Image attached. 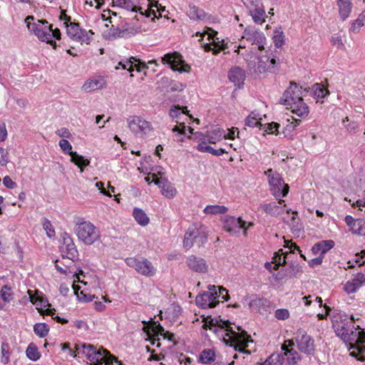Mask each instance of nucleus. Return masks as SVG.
<instances>
[{
	"label": "nucleus",
	"mask_w": 365,
	"mask_h": 365,
	"mask_svg": "<svg viewBox=\"0 0 365 365\" xmlns=\"http://www.w3.org/2000/svg\"><path fill=\"white\" fill-rule=\"evenodd\" d=\"M231 323L229 321H225L222 319L216 320L214 322L213 319H206L204 327H208L212 329V327H220L225 329L227 331L226 336L229 337L230 341V346H233L235 350L242 353L250 354L251 351L247 349L248 344L252 342L251 336L247 334L245 330H242L240 327H236L237 331L235 330L231 326Z\"/></svg>",
	"instance_id": "obj_1"
},
{
	"label": "nucleus",
	"mask_w": 365,
	"mask_h": 365,
	"mask_svg": "<svg viewBox=\"0 0 365 365\" xmlns=\"http://www.w3.org/2000/svg\"><path fill=\"white\" fill-rule=\"evenodd\" d=\"M302 87H299L294 82L284 92L280 98V103L289 106L292 112L301 118L307 117L309 114V108L302 98Z\"/></svg>",
	"instance_id": "obj_2"
},
{
	"label": "nucleus",
	"mask_w": 365,
	"mask_h": 365,
	"mask_svg": "<svg viewBox=\"0 0 365 365\" xmlns=\"http://www.w3.org/2000/svg\"><path fill=\"white\" fill-rule=\"evenodd\" d=\"M33 16H28L24 19L28 30L33 33L40 41L51 44L53 48H56V43L52 40L53 38L59 40L61 31L58 29H53V25L47 26L46 20H37Z\"/></svg>",
	"instance_id": "obj_3"
},
{
	"label": "nucleus",
	"mask_w": 365,
	"mask_h": 365,
	"mask_svg": "<svg viewBox=\"0 0 365 365\" xmlns=\"http://www.w3.org/2000/svg\"><path fill=\"white\" fill-rule=\"evenodd\" d=\"M347 339H344L343 341L349 346V349H356L357 353L353 351L350 353L352 356H361L358 357L359 360L364 361V358L363 354L365 352V331L361 329L359 325L354 326V328L350 329L349 332L346 335Z\"/></svg>",
	"instance_id": "obj_4"
},
{
	"label": "nucleus",
	"mask_w": 365,
	"mask_h": 365,
	"mask_svg": "<svg viewBox=\"0 0 365 365\" xmlns=\"http://www.w3.org/2000/svg\"><path fill=\"white\" fill-rule=\"evenodd\" d=\"M73 230L78 240L88 245L93 244L101 237L100 230L89 221L76 222Z\"/></svg>",
	"instance_id": "obj_5"
},
{
	"label": "nucleus",
	"mask_w": 365,
	"mask_h": 365,
	"mask_svg": "<svg viewBox=\"0 0 365 365\" xmlns=\"http://www.w3.org/2000/svg\"><path fill=\"white\" fill-rule=\"evenodd\" d=\"M331 321L335 333L342 340L346 338L347 339L348 336L346 335L349 332L350 329L351 327L354 328V319L353 316H351V319H349L345 314L337 312L332 316Z\"/></svg>",
	"instance_id": "obj_6"
},
{
	"label": "nucleus",
	"mask_w": 365,
	"mask_h": 365,
	"mask_svg": "<svg viewBox=\"0 0 365 365\" xmlns=\"http://www.w3.org/2000/svg\"><path fill=\"white\" fill-rule=\"evenodd\" d=\"M264 173L269 178L272 194L277 198L285 197L289 192V187L287 184L284 183L281 175L274 172L272 169L267 170Z\"/></svg>",
	"instance_id": "obj_7"
},
{
	"label": "nucleus",
	"mask_w": 365,
	"mask_h": 365,
	"mask_svg": "<svg viewBox=\"0 0 365 365\" xmlns=\"http://www.w3.org/2000/svg\"><path fill=\"white\" fill-rule=\"evenodd\" d=\"M66 27L68 36L72 40L80 42L81 44L83 43L89 44L93 39L94 32L92 30L87 31L82 29L78 23L69 22L66 24Z\"/></svg>",
	"instance_id": "obj_8"
},
{
	"label": "nucleus",
	"mask_w": 365,
	"mask_h": 365,
	"mask_svg": "<svg viewBox=\"0 0 365 365\" xmlns=\"http://www.w3.org/2000/svg\"><path fill=\"white\" fill-rule=\"evenodd\" d=\"M125 262L130 267L143 276L153 277L155 274V268L146 258L128 257L125 259Z\"/></svg>",
	"instance_id": "obj_9"
},
{
	"label": "nucleus",
	"mask_w": 365,
	"mask_h": 365,
	"mask_svg": "<svg viewBox=\"0 0 365 365\" xmlns=\"http://www.w3.org/2000/svg\"><path fill=\"white\" fill-rule=\"evenodd\" d=\"M127 121L129 129L137 136L143 137L153 130L151 123L140 116H131Z\"/></svg>",
	"instance_id": "obj_10"
},
{
	"label": "nucleus",
	"mask_w": 365,
	"mask_h": 365,
	"mask_svg": "<svg viewBox=\"0 0 365 365\" xmlns=\"http://www.w3.org/2000/svg\"><path fill=\"white\" fill-rule=\"evenodd\" d=\"M216 289V286L209 285L208 292H204L196 297V304L203 309L215 307L219 302L216 300L217 299V291Z\"/></svg>",
	"instance_id": "obj_11"
},
{
	"label": "nucleus",
	"mask_w": 365,
	"mask_h": 365,
	"mask_svg": "<svg viewBox=\"0 0 365 365\" xmlns=\"http://www.w3.org/2000/svg\"><path fill=\"white\" fill-rule=\"evenodd\" d=\"M27 294L29 295V300L32 304L41 307V308L37 307V309L41 315L46 314L53 317V315L56 314V309L54 308H47L45 310H42L43 307H50L51 304L46 299L43 298L41 292L38 289H29L27 291Z\"/></svg>",
	"instance_id": "obj_12"
},
{
	"label": "nucleus",
	"mask_w": 365,
	"mask_h": 365,
	"mask_svg": "<svg viewBox=\"0 0 365 365\" xmlns=\"http://www.w3.org/2000/svg\"><path fill=\"white\" fill-rule=\"evenodd\" d=\"M59 146L65 154L71 155V161L81 169V173L83 171V169L89 165L90 160L88 159H86L76 152L72 151V145L67 140H61L59 141Z\"/></svg>",
	"instance_id": "obj_13"
},
{
	"label": "nucleus",
	"mask_w": 365,
	"mask_h": 365,
	"mask_svg": "<svg viewBox=\"0 0 365 365\" xmlns=\"http://www.w3.org/2000/svg\"><path fill=\"white\" fill-rule=\"evenodd\" d=\"M161 60L164 64H168L173 71L183 73L189 72L190 70V66L185 63L182 56L177 52L167 53Z\"/></svg>",
	"instance_id": "obj_14"
},
{
	"label": "nucleus",
	"mask_w": 365,
	"mask_h": 365,
	"mask_svg": "<svg viewBox=\"0 0 365 365\" xmlns=\"http://www.w3.org/2000/svg\"><path fill=\"white\" fill-rule=\"evenodd\" d=\"M295 339L298 349L302 352L307 354H313L314 351V340L309 335H307L304 329H299L297 330Z\"/></svg>",
	"instance_id": "obj_15"
},
{
	"label": "nucleus",
	"mask_w": 365,
	"mask_h": 365,
	"mask_svg": "<svg viewBox=\"0 0 365 365\" xmlns=\"http://www.w3.org/2000/svg\"><path fill=\"white\" fill-rule=\"evenodd\" d=\"M246 222L243 221L241 217H235L227 215L223 218V228L231 235L237 236L241 230L245 228Z\"/></svg>",
	"instance_id": "obj_16"
},
{
	"label": "nucleus",
	"mask_w": 365,
	"mask_h": 365,
	"mask_svg": "<svg viewBox=\"0 0 365 365\" xmlns=\"http://www.w3.org/2000/svg\"><path fill=\"white\" fill-rule=\"evenodd\" d=\"M243 38L252 42V43L258 45L259 50L264 49L263 43L266 40L265 36L262 32L256 30L254 27L248 26L246 28L244 31Z\"/></svg>",
	"instance_id": "obj_17"
},
{
	"label": "nucleus",
	"mask_w": 365,
	"mask_h": 365,
	"mask_svg": "<svg viewBox=\"0 0 365 365\" xmlns=\"http://www.w3.org/2000/svg\"><path fill=\"white\" fill-rule=\"evenodd\" d=\"M185 263L190 269L195 272L205 273L208 270V265L206 261L203 258L193 255L186 258Z\"/></svg>",
	"instance_id": "obj_18"
},
{
	"label": "nucleus",
	"mask_w": 365,
	"mask_h": 365,
	"mask_svg": "<svg viewBox=\"0 0 365 365\" xmlns=\"http://www.w3.org/2000/svg\"><path fill=\"white\" fill-rule=\"evenodd\" d=\"M113 3L118 6L121 8H123L126 10H130L133 12H137L140 11V14L143 16L145 17H150L152 14H153L154 17L153 19H154L155 17H157L155 11L153 10H146L145 12L142 11V8H138L135 5V4L131 0H113Z\"/></svg>",
	"instance_id": "obj_19"
},
{
	"label": "nucleus",
	"mask_w": 365,
	"mask_h": 365,
	"mask_svg": "<svg viewBox=\"0 0 365 365\" xmlns=\"http://www.w3.org/2000/svg\"><path fill=\"white\" fill-rule=\"evenodd\" d=\"M153 182L161 189L163 195L170 199L174 197L177 192L176 189L166 178H155Z\"/></svg>",
	"instance_id": "obj_20"
},
{
	"label": "nucleus",
	"mask_w": 365,
	"mask_h": 365,
	"mask_svg": "<svg viewBox=\"0 0 365 365\" xmlns=\"http://www.w3.org/2000/svg\"><path fill=\"white\" fill-rule=\"evenodd\" d=\"M363 284H365L364 274H362V272H358L351 280L344 284V290L348 294H352L356 292Z\"/></svg>",
	"instance_id": "obj_21"
},
{
	"label": "nucleus",
	"mask_w": 365,
	"mask_h": 365,
	"mask_svg": "<svg viewBox=\"0 0 365 365\" xmlns=\"http://www.w3.org/2000/svg\"><path fill=\"white\" fill-rule=\"evenodd\" d=\"M284 202V200L280 199L277 202L263 204L261 207L266 213L277 217L284 212V207H286V205L281 206Z\"/></svg>",
	"instance_id": "obj_22"
},
{
	"label": "nucleus",
	"mask_w": 365,
	"mask_h": 365,
	"mask_svg": "<svg viewBox=\"0 0 365 365\" xmlns=\"http://www.w3.org/2000/svg\"><path fill=\"white\" fill-rule=\"evenodd\" d=\"M257 4L254 8L250 6L246 2L245 4L249 8L250 14L252 16V19L256 24H262L265 21V11L261 6H259V2L256 1Z\"/></svg>",
	"instance_id": "obj_23"
},
{
	"label": "nucleus",
	"mask_w": 365,
	"mask_h": 365,
	"mask_svg": "<svg viewBox=\"0 0 365 365\" xmlns=\"http://www.w3.org/2000/svg\"><path fill=\"white\" fill-rule=\"evenodd\" d=\"M106 81L103 78L98 77L87 80L82 88L86 92H91L97 89L102 88L105 86Z\"/></svg>",
	"instance_id": "obj_24"
},
{
	"label": "nucleus",
	"mask_w": 365,
	"mask_h": 365,
	"mask_svg": "<svg viewBox=\"0 0 365 365\" xmlns=\"http://www.w3.org/2000/svg\"><path fill=\"white\" fill-rule=\"evenodd\" d=\"M334 242L333 240H322L316 243L312 248L314 255H320L324 257L329 250L333 248Z\"/></svg>",
	"instance_id": "obj_25"
},
{
	"label": "nucleus",
	"mask_w": 365,
	"mask_h": 365,
	"mask_svg": "<svg viewBox=\"0 0 365 365\" xmlns=\"http://www.w3.org/2000/svg\"><path fill=\"white\" fill-rule=\"evenodd\" d=\"M245 76L244 70L240 67H234L231 68L228 73L229 79L235 85L237 84L240 88L241 84H244Z\"/></svg>",
	"instance_id": "obj_26"
},
{
	"label": "nucleus",
	"mask_w": 365,
	"mask_h": 365,
	"mask_svg": "<svg viewBox=\"0 0 365 365\" xmlns=\"http://www.w3.org/2000/svg\"><path fill=\"white\" fill-rule=\"evenodd\" d=\"M143 323L145 324L143 327V331L145 332L148 336H150L151 334L156 336L163 335L165 332L164 328L158 322L151 321L149 325H148L145 321H143Z\"/></svg>",
	"instance_id": "obj_27"
},
{
	"label": "nucleus",
	"mask_w": 365,
	"mask_h": 365,
	"mask_svg": "<svg viewBox=\"0 0 365 365\" xmlns=\"http://www.w3.org/2000/svg\"><path fill=\"white\" fill-rule=\"evenodd\" d=\"M61 249L63 259L70 260V264H72L78 257V250L74 243L62 245Z\"/></svg>",
	"instance_id": "obj_28"
},
{
	"label": "nucleus",
	"mask_w": 365,
	"mask_h": 365,
	"mask_svg": "<svg viewBox=\"0 0 365 365\" xmlns=\"http://www.w3.org/2000/svg\"><path fill=\"white\" fill-rule=\"evenodd\" d=\"M75 351L78 354H82L86 356V357L90 361H92L93 354H95L97 350L96 348L91 344H86L83 343L76 344L75 345Z\"/></svg>",
	"instance_id": "obj_29"
},
{
	"label": "nucleus",
	"mask_w": 365,
	"mask_h": 365,
	"mask_svg": "<svg viewBox=\"0 0 365 365\" xmlns=\"http://www.w3.org/2000/svg\"><path fill=\"white\" fill-rule=\"evenodd\" d=\"M197 236V228L195 226H192L188 228L187 231L185 234L183 246L185 249L189 250L191 248L196 242V237Z\"/></svg>",
	"instance_id": "obj_30"
},
{
	"label": "nucleus",
	"mask_w": 365,
	"mask_h": 365,
	"mask_svg": "<svg viewBox=\"0 0 365 365\" xmlns=\"http://www.w3.org/2000/svg\"><path fill=\"white\" fill-rule=\"evenodd\" d=\"M187 14L192 20L205 21L208 18L207 14L195 5L189 6Z\"/></svg>",
	"instance_id": "obj_31"
},
{
	"label": "nucleus",
	"mask_w": 365,
	"mask_h": 365,
	"mask_svg": "<svg viewBox=\"0 0 365 365\" xmlns=\"http://www.w3.org/2000/svg\"><path fill=\"white\" fill-rule=\"evenodd\" d=\"M337 6L339 7V12L340 18L344 21L346 19L351 11L352 4L351 0H338Z\"/></svg>",
	"instance_id": "obj_32"
},
{
	"label": "nucleus",
	"mask_w": 365,
	"mask_h": 365,
	"mask_svg": "<svg viewBox=\"0 0 365 365\" xmlns=\"http://www.w3.org/2000/svg\"><path fill=\"white\" fill-rule=\"evenodd\" d=\"M108 354H110V352L103 348L96 350L95 354H93L91 363L92 365H106Z\"/></svg>",
	"instance_id": "obj_33"
},
{
	"label": "nucleus",
	"mask_w": 365,
	"mask_h": 365,
	"mask_svg": "<svg viewBox=\"0 0 365 365\" xmlns=\"http://www.w3.org/2000/svg\"><path fill=\"white\" fill-rule=\"evenodd\" d=\"M127 29H120L119 27L112 26L110 30L103 34V38L106 40H115L118 38H123L127 34Z\"/></svg>",
	"instance_id": "obj_34"
},
{
	"label": "nucleus",
	"mask_w": 365,
	"mask_h": 365,
	"mask_svg": "<svg viewBox=\"0 0 365 365\" xmlns=\"http://www.w3.org/2000/svg\"><path fill=\"white\" fill-rule=\"evenodd\" d=\"M215 360V352L212 349L202 350L199 356L198 361L203 364H209Z\"/></svg>",
	"instance_id": "obj_35"
},
{
	"label": "nucleus",
	"mask_w": 365,
	"mask_h": 365,
	"mask_svg": "<svg viewBox=\"0 0 365 365\" xmlns=\"http://www.w3.org/2000/svg\"><path fill=\"white\" fill-rule=\"evenodd\" d=\"M133 215L136 222L142 226L147 225L150 222L149 217L147 216L145 212L141 209L135 208L133 210Z\"/></svg>",
	"instance_id": "obj_36"
},
{
	"label": "nucleus",
	"mask_w": 365,
	"mask_h": 365,
	"mask_svg": "<svg viewBox=\"0 0 365 365\" xmlns=\"http://www.w3.org/2000/svg\"><path fill=\"white\" fill-rule=\"evenodd\" d=\"M197 150L201 151V152L211 153V154H212L213 155H215V156H220V155H222L224 153H227L223 148H220L218 150H215L213 148H212L211 146L207 145L205 143H200L197 145Z\"/></svg>",
	"instance_id": "obj_37"
},
{
	"label": "nucleus",
	"mask_w": 365,
	"mask_h": 365,
	"mask_svg": "<svg viewBox=\"0 0 365 365\" xmlns=\"http://www.w3.org/2000/svg\"><path fill=\"white\" fill-rule=\"evenodd\" d=\"M284 361V357L283 354L274 352L260 365H282Z\"/></svg>",
	"instance_id": "obj_38"
},
{
	"label": "nucleus",
	"mask_w": 365,
	"mask_h": 365,
	"mask_svg": "<svg viewBox=\"0 0 365 365\" xmlns=\"http://www.w3.org/2000/svg\"><path fill=\"white\" fill-rule=\"evenodd\" d=\"M228 208L223 205H207L204 209L203 212L207 215H218L226 213Z\"/></svg>",
	"instance_id": "obj_39"
},
{
	"label": "nucleus",
	"mask_w": 365,
	"mask_h": 365,
	"mask_svg": "<svg viewBox=\"0 0 365 365\" xmlns=\"http://www.w3.org/2000/svg\"><path fill=\"white\" fill-rule=\"evenodd\" d=\"M283 355L287 357V361L289 365H296L301 359L298 352L292 348L287 350V352H284Z\"/></svg>",
	"instance_id": "obj_40"
},
{
	"label": "nucleus",
	"mask_w": 365,
	"mask_h": 365,
	"mask_svg": "<svg viewBox=\"0 0 365 365\" xmlns=\"http://www.w3.org/2000/svg\"><path fill=\"white\" fill-rule=\"evenodd\" d=\"M26 356L32 361H37L40 356L41 354L38 351V347L34 343H31L29 344L26 350Z\"/></svg>",
	"instance_id": "obj_41"
},
{
	"label": "nucleus",
	"mask_w": 365,
	"mask_h": 365,
	"mask_svg": "<svg viewBox=\"0 0 365 365\" xmlns=\"http://www.w3.org/2000/svg\"><path fill=\"white\" fill-rule=\"evenodd\" d=\"M313 95L317 99H322L327 96L329 91L327 88H324L322 85L316 83L312 88Z\"/></svg>",
	"instance_id": "obj_42"
},
{
	"label": "nucleus",
	"mask_w": 365,
	"mask_h": 365,
	"mask_svg": "<svg viewBox=\"0 0 365 365\" xmlns=\"http://www.w3.org/2000/svg\"><path fill=\"white\" fill-rule=\"evenodd\" d=\"M34 331L37 336L41 338H43L48 334L49 327L45 323H36L34 326Z\"/></svg>",
	"instance_id": "obj_43"
},
{
	"label": "nucleus",
	"mask_w": 365,
	"mask_h": 365,
	"mask_svg": "<svg viewBox=\"0 0 365 365\" xmlns=\"http://www.w3.org/2000/svg\"><path fill=\"white\" fill-rule=\"evenodd\" d=\"M282 255H283L282 250H279L278 252L274 253V256L272 259L273 261L272 262V263L274 264V266L273 267L274 270H277L279 266L284 265L286 263V257L284 256L282 257Z\"/></svg>",
	"instance_id": "obj_44"
},
{
	"label": "nucleus",
	"mask_w": 365,
	"mask_h": 365,
	"mask_svg": "<svg viewBox=\"0 0 365 365\" xmlns=\"http://www.w3.org/2000/svg\"><path fill=\"white\" fill-rule=\"evenodd\" d=\"M225 130L220 128H216L211 131L208 135V141L210 143H215L217 140H220L224 138Z\"/></svg>",
	"instance_id": "obj_45"
},
{
	"label": "nucleus",
	"mask_w": 365,
	"mask_h": 365,
	"mask_svg": "<svg viewBox=\"0 0 365 365\" xmlns=\"http://www.w3.org/2000/svg\"><path fill=\"white\" fill-rule=\"evenodd\" d=\"M353 232L361 235L365 236V221L358 220L356 222H354V227H352Z\"/></svg>",
	"instance_id": "obj_46"
},
{
	"label": "nucleus",
	"mask_w": 365,
	"mask_h": 365,
	"mask_svg": "<svg viewBox=\"0 0 365 365\" xmlns=\"http://www.w3.org/2000/svg\"><path fill=\"white\" fill-rule=\"evenodd\" d=\"M280 29H279L274 31V35L273 37L274 45L277 48L282 47L284 42V36Z\"/></svg>",
	"instance_id": "obj_47"
},
{
	"label": "nucleus",
	"mask_w": 365,
	"mask_h": 365,
	"mask_svg": "<svg viewBox=\"0 0 365 365\" xmlns=\"http://www.w3.org/2000/svg\"><path fill=\"white\" fill-rule=\"evenodd\" d=\"M207 238V233L206 231V228L203 226H200V228H197V236L196 237V242L202 245L206 242Z\"/></svg>",
	"instance_id": "obj_48"
},
{
	"label": "nucleus",
	"mask_w": 365,
	"mask_h": 365,
	"mask_svg": "<svg viewBox=\"0 0 365 365\" xmlns=\"http://www.w3.org/2000/svg\"><path fill=\"white\" fill-rule=\"evenodd\" d=\"M279 128V123L272 122V123L262 125V127L260 128V129L264 130V132L266 133L275 134L278 131Z\"/></svg>",
	"instance_id": "obj_49"
},
{
	"label": "nucleus",
	"mask_w": 365,
	"mask_h": 365,
	"mask_svg": "<svg viewBox=\"0 0 365 365\" xmlns=\"http://www.w3.org/2000/svg\"><path fill=\"white\" fill-rule=\"evenodd\" d=\"M172 130L173 132L178 133L176 135L177 141L181 143L184 141V137H182V135L185 134V125L184 123H180V126H175Z\"/></svg>",
	"instance_id": "obj_50"
},
{
	"label": "nucleus",
	"mask_w": 365,
	"mask_h": 365,
	"mask_svg": "<svg viewBox=\"0 0 365 365\" xmlns=\"http://www.w3.org/2000/svg\"><path fill=\"white\" fill-rule=\"evenodd\" d=\"M43 227L46 230V235L48 237L51 238L55 235V230L51 222L48 220H44L43 222Z\"/></svg>",
	"instance_id": "obj_51"
},
{
	"label": "nucleus",
	"mask_w": 365,
	"mask_h": 365,
	"mask_svg": "<svg viewBox=\"0 0 365 365\" xmlns=\"http://www.w3.org/2000/svg\"><path fill=\"white\" fill-rule=\"evenodd\" d=\"M246 125L249 127H262V124L255 116L250 115L246 119Z\"/></svg>",
	"instance_id": "obj_52"
},
{
	"label": "nucleus",
	"mask_w": 365,
	"mask_h": 365,
	"mask_svg": "<svg viewBox=\"0 0 365 365\" xmlns=\"http://www.w3.org/2000/svg\"><path fill=\"white\" fill-rule=\"evenodd\" d=\"M9 347L8 344L3 343L1 345V354H2L1 361L4 364H6L9 361Z\"/></svg>",
	"instance_id": "obj_53"
},
{
	"label": "nucleus",
	"mask_w": 365,
	"mask_h": 365,
	"mask_svg": "<svg viewBox=\"0 0 365 365\" xmlns=\"http://www.w3.org/2000/svg\"><path fill=\"white\" fill-rule=\"evenodd\" d=\"M275 317L278 319L284 320L289 316V313L287 309H279L275 311Z\"/></svg>",
	"instance_id": "obj_54"
},
{
	"label": "nucleus",
	"mask_w": 365,
	"mask_h": 365,
	"mask_svg": "<svg viewBox=\"0 0 365 365\" xmlns=\"http://www.w3.org/2000/svg\"><path fill=\"white\" fill-rule=\"evenodd\" d=\"M227 130L228 133L227 135L224 133V138L233 140L235 138V137L239 138L240 131L237 128L233 127L230 129H228Z\"/></svg>",
	"instance_id": "obj_55"
},
{
	"label": "nucleus",
	"mask_w": 365,
	"mask_h": 365,
	"mask_svg": "<svg viewBox=\"0 0 365 365\" xmlns=\"http://www.w3.org/2000/svg\"><path fill=\"white\" fill-rule=\"evenodd\" d=\"M131 59H133L134 61H136L137 60L134 58H131L129 60H127L125 63H123L122 61H120L118 63L119 66H121L123 69H127L129 71H133V61H131Z\"/></svg>",
	"instance_id": "obj_56"
},
{
	"label": "nucleus",
	"mask_w": 365,
	"mask_h": 365,
	"mask_svg": "<svg viewBox=\"0 0 365 365\" xmlns=\"http://www.w3.org/2000/svg\"><path fill=\"white\" fill-rule=\"evenodd\" d=\"M1 297L5 302H9L10 300L11 292L10 289L7 286L2 287L1 290Z\"/></svg>",
	"instance_id": "obj_57"
},
{
	"label": "nucleus",
	"mask_w": 365,
	"mask_h": 365,
	"mask_svg": "<svg viewBox=\"0 0 365 365\" xmlns=\"http://www.w3.org/2000/svg\"><path fill=\"white\" fill-rule=\"evenodd\" d=\"M77 297L80 301L83 302H91L94 296L91 294H86L83 291L80 292V294H77Z\"/></svg>",
	"instance_id": "obj_58"
},
{
	"label": "nucleus",
	"mask_w": 365,
	"mask_h": 365,
	"mask_svg": "<svg viewBox=\"0 0 365 365\" xmlns=\"http://www.w3.org/2000/svg\"><path fill=\"white\" fill-rule=\"evenodd\" d=\"M8 162V153L7 151L0 148V164L1 165H6Z\"/></svg>",
	"instance_id": "obj_59"
},
{
	"label": "nucleus",
	"mask_w": 365,
	"mask_h": 365,
	"mask_svg": "<svg viewBox=\"0 0 365 365\" xmlns=\"http://www.w3.org/2000/svg\"><path fill=\"white\" fill-rule=\"evenodd\" d=\"M361 21H359V19L357 18L351 24V31L354 33H358L361 29V26H364V24H361Z\"/></svg>",
	"instance_id": "obj_60"
},
{
	"label": "nucleus",
	"mask_w": 365,
	"mask_h": 365,
	"mask_svg": "<svg viewBox=\"0 0 365 365\" xmlns=\"http://www.w3.org/2000/svg\"><path fill=\"white\" fill-rule=\"evenodd\" d=\"M61 240L62 245H71L74 243L70 235H68L66 232H63L61 234Z\"/></svg>",
	"instance_id": "obj_61"
},
{
	"label": "nucleus",
	"mask_w": 365,
	"mask_h": 365,
	"mask_svg": "<svg viewBox=\"0 0 365 365\" xmlns=\"http://www.w3.org/2000/svg\"><path fill=\"white\" fill-rule=\"evenodd\" d=\"M331 42L332 45L336 46L337 48H342L344 47V43L340 36L331 37Z\"/></svg>",
	"instance_id": "obj_62"
},
{
	"label": "nucleus",
	"mask_w": 365,
	"mask_h": 365,
	"mask_svg": "<svg viewBox=\"0 0 365 365\" xmlns=\"http://www.w3.org/2000/svg\"><path fill=\"white\" fill-rule=\"evenodd\" d=\"M346 130L350 133H356L359 128V125L357 123L352 121L350 122L346 126Z\"/></svg>",
	"instance_id": "obj_63"
},
{
	"label": "nucleus",
	"mask_w": 365,
	"mask_h": 365,
	"mask_svg": "<svg viewBox=\"0 0 365 365\" xmlns=\"http://www.w3.org/2000/svg\"><path fill=\"white\" fill-rule=\"evenodd\" d=\"M121 361H118L115 356L111 355L110 354H108V358L106 361V365H120Z\"/></svg>",
	"instance_id": "obj_64"
}]
</instances>
